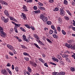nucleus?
<instances>
[{
  "label": "nucleus",
  "mask_w": 75,
  "mask_h": 75,
  "mask_svg": "<svg viewBox=\"0 0 75 75\" xmlns=\"http://www.w3.org/2000/svg\"><path fill=\"white\" fill-rule=\"evenodd\" d=\"M49 2L50 3H52L53 2H54V0H49Z\"/></svg>",
  "instance_id": "48"
},
{
  "label": "nucleus",
  "mask_w": 75,
  "mask_h": 75,
  "mask_svg": "<svg viewBox=\"0 0 75 75\" xmlns=\"http://www.w3.org/2000/svg\"><path fill=\"white\" fill-rule=\"evenodd\" d=\"M51 28H52V29H53V30H55V28H54V25H52L51 26Z\"/></svg>",
  "instance_id": "39"
},
{
  "label": "nucleus",
  "mask_w": 75,
  "mask_h": 75,
  "mask_svg": "<svg viewBox=\"0 0 75 75\" xmlns=\"http://www.w3.org/2000/svg\"><path fill=\"white\" fill-rule=\"evenodd\" d=\"M70 48L71 49H72V50H75V45H70Z\"/></svg>",
  "instance_id": "14"
},
{
  "label": "nucleus",
  "mask_w": 75,
  "mask_h": 75,
  "mask_svg": "<svg viewBox=\"0 0 75 75\" xmlns=\"http://www.w3.org/2000/svg\"><path fill=\"white\" fill-rule=\"evenodd\" d=\"M6 66H7V67H11V64L9 63H8Z\"/></svg>",
  "instance_id": "50"
},
{
  "label": "nucleus",
  "mask_w": 75,
  "mask_h": 75,
  "mask_svg": "<svg viewBox=\"0 0 75 75\" xmlns=\"http://www.w3.org/2000/svg\"><path fill=\"white\" fill-rule=\"evenodd\" d=\"M34 45H35V47H36L37 48H38L39 49H40V47H39L38 45H37V44L35 43H34Z\"/></svg>",
  "instance_id": "26"
},
{
  "label": "nucleus",
  "mask_w": 75,
  "mask_h": 75,
  "mask_svg": "<svg viewBox=\"0 0 75 75\" xmlns=\"http://www.w3.org/2000/svg\"><path fill=\"white\" fill-rule=\"evenodd\" d=\"M59 10V9L57 7H56L55 9H54V11H58Z\"/></svg>",
  "instance_id": "29"
},
{
  "label": "nucleus",
  "mask_w": 75,
  "mask_h": 75,
  "mask_svg": "<svg viewBox=\"0 0 75 75\" xmlns=\"http://www.w3.org/2000/svg\"><path fill=\"white\" fill-rule=\"evenodd\" d=\"M9 54H10L11 55H12V56L13 55V52H9Z\"/></svg>",
  "instance_id": "45"
},
{
  "label": "nucleus",
  "mask_w": 75,
  "mask_h": 75,
  "mask_svg": "<svg viewBox=\"0 0 75 75\" xmlns=\"http://www.w3.org/2000/svg\"><path fill=\"white\" fill-rule=\"evenodd\" d=\"M2 19H3L4 20V22L5 23H8V18H5L4 17H1Z\"/></svg>",
  "instance_id": "5"
},
{
  "label": "nucleus",
  "mask_w": 75,
  "mask_h": 75,
  "mask_svg": "<svg viewBox=\"0 0 75 75\" xmlns=\"http://www.w3.org/2000/svg\"><path fill=\"white\" fill-rule=\"evenodd\" d=\"M30 64H33V65L35 64V63L34 62H32V61H30Z\"/></svg>",
  "instance_id": "43"
},
{
  "label": "nucleus",
  "mask_w": 75,
  "mask_h": 75,
  "mask_svg": "<svg viewBox=\"0 0 75 75\" xmlns=\"http://www.w3.org/2000/svg\"><path fill=\"white\" fill-rule=\"evenodd\" d=\"M34 13H40V11L39 10H37L34 11Z\"/></svg>",
  "instance_id": "21"
},
{
  "label": "nucleus",
  "mask_w": 75,
  "mask_h": 75,
  "mask_svg": "<svg viewBox=\"0 0 75 75\" xmlns=\"http://www.w3.org/2000/svg\"><path fill=\"white\" fill-rule=\"evenodd\" d=\"M66 61H69V59L67 58L66 59Z\"/></svg>",
  "instance_id": "62"
},
{
  "label": "nucleus",
  "mask_w": 75,
  "mask_h": 75,
  "mask_svg": "<svg viewBox=\"0 0 75 75\" xmlns=\"http://www.w3.org/2000/svg\"><path fill=\"white\" fill-rule=\"evenodd\" d=\"M26 74H28V75H30V73H29V72H28V71H27L26 72Z\"/></svg>",
  "instance_id": "61"
},
{
  "label": "nucleus",
  "mask_w": 75,
  "mask_h": 75,
  "mask_svg": "<svg viewBox=\"0 0 75 75\" xmlns=\"http://www.w3.org/2000/svg\"><path fill=\"white\" fill-rule=\"evenodd\" d=\"M57 29L60 32L61 31V28L59 27H58L57 28Z\"/></svg>",
  "instance_id": "44"
},
{
  "label": "nucleus",
  "mask_w": 75,
  "mask_h": 75,
  "mask_svg": "<svg viewBox=\"0 0 75 75\" xmlns=\"http://www.w3.org/2000/svg\"><path fill=\"white\" fill-rule=\"evenodd\" d=\"M52 35L54 38H57V39H58V35H56V34L54 33Z\"/></svg>",
  "instance_id": "8"
},
{
  "label": "nucleus",
  "mask_w": 75,
  "mask_h": 75,
  "mask_svg": "<svg viewBox=\"0 0 75 75\" xmlns=\"http://www.w3.org/2000/svg\"><path fill=\"white\" fill-rule=\"evenodd\" d=\"M64 11L63 10H61L60 12V15H62V16H64Z\"/></svg>",
  "instance_id": "11"
},
{
  "label": "nucleus",
  "mask_w": 75,
  "mask_h": 75,
  "mask_svg": "<svg viewBox=\"0 0 75 75\" xmlns=\"http://www.w3.org/2000/svg\"><path fill=\"white\" fill-rule=\"evenodd\" d=\"M47 24L48 25H51V22L50 21H48L47 22Z\"/></svg>",
  "instance_id": "30"
},
{
  "label": "nucleus",
  "mask_w": 75,
  "mask_h": 75,
  "mask_svg": "<svg viewBox=\"0 0 75 75\" xmlns=\"http://www.w3.org/2000/svg\"><path fill=\"white\" fill-rule=\"evenodd\" d=\"M69 55L66 54H63L62 55V58H67L68 57Z\"/></svg>",
  "instance_id": "12"
},
{
  "label": "nucleus",
  "mask_w": 75,
  "mask_h": 75,
  "mask_svg": "<svg viewBox=\"0 0 75 75\" xmlns=\"http://www.w3.org/2000/svg\"><path fill=\"white\" fill-rule=\"evenodd\" d=\"M73 26H72V25H71L69 27V28H72V29H73Z\"/></svg>",
  "instance_id": "63"
},
{
  "label": "nucleus",
  "mask_w": 75,
  "mask_h": 75,
  "mask_svg": "<svg viewBox=\"0 0 75 75\" xmlns=\"http://www.w3.org/2000/svg\"><path fill=\"white\" fill-rule=\"evenodd\" d=\"M44 65H45V66H46V67H48V65H47V63H45L44 64Z\"/></svg>",
  "instance_id": "54"
},
{
  "label": "nucleus",
  "mask_w": 75,
  "mask_h": 75,
  "mask_svg": "<svg viewBox=\"0 0 75 75\" xmlns=\"http://www.w3.org/2000/svg\"><path fill=\"white\" fill-rule=\"evenodd\" d=\"M64 18L67 21L69 20V18L67 16L65 17Z\"/></svg>",
  "instance_id": "38"
},
{
  "label": "nucleus",
  "mask_w": 75,
  "mask_h": 75,
  "mask_svg": "<svg viewBox=\"0 0 75 75\" xmlns=\"http://www.w3.org/2000/svg\"><path fill=\"white\" fill-rule=\"evenodd\" d=\"M4 14H5V15H6V16H7V17H10V14H9V13H8V11L7 10H5L4 11Z\"/></svg>",
  "instance_id": "7"
},
{
  "label": "nucleus",
  "mask_w": 75,
  "mask_h": 75,
  "mask_svg": "<svg viewBox=\"0 0 75 75\" xmlns=\"http://www.w3.org/2000/svg\"><path fill=\"white\" fill-rule=\"evenodd\" d=\"M38 43H39L40 45H44V44L42 42H41L40 40H39V41L38 42Z\"/></svg>",
  "instance_id": "23"
},
{
  "label": "nucleus",
  "mask_w": 75,
  "mask_h": 75,
  "mask_svg": "<svg viewBox=\"0 0 75 75\" xmlns=\"http://www.w3.org/2000/svg\"><path fill=\"white\" fill-rule=\"evenodd\" d=\"M25 26L28 28H29V29H30V26L28 25H24Z\"/></svg>",
  "instance_id": "31"
},
{
  "label": "nucleus",
  "mask_w": 75,
  "mask_h": 75,
  "mask_svg": "<svg viewBox=\"0 0 75 75\" xmlns=\"http://www.w3.org/2000/svg\"><path fill=\"white\" fill-rule=\"evenodd\" d=\"M21 17H22V18L24 19V20H27V17L25 16V14L23 13H22V15L21 16Z\"/></svg>",
  "instance_id": "4"
},
{
  "label": "nucleus",
  "mask_w": 75,
  "mask_h": 75,
  "mask_svg": "<svg viewBox=\"0 0 75 75\" xmlns=\"http://www.w3.org/2000/svg\"><path fill=\"white\" fill-rule=\"evenodd\" d=\"M58 20L59 24H61V23H62V19H61V18H59Z\"/></svg>",
  "instance_id": "17"
},
{
  "label": "nucleus",
  "mask_w": 75,
  "mask_h": 75,
  "mask_svg": "<svg viewBox=\"0 0 75 75\" xmlns=\"http://www.w3.org/2000/svg\"><path fill=\"white\" fill-rule=\"evenodd\" d=\"M34 37H35V38H36V39H38L39 38V37L38 36V35L36 34H34Z\"/></svg>",
  "instance_id": "16"
},
{
  "label": "nucleus",
  "mask_w": 75,
  "mask_h": 75,
  "mask_svg": "<svg viewBox=\"0 0 75 75\" xmlns=\"http://www.w3.org/2000/svg\"><path fill=\"white\" fill-rule=\"evenodd\" d=\"M39 5H40V6H43V4L41 2H39L38 3Z\"/></svg>",
  "instance_id": "41"
},
{
  "label": "nucleus",
  "mask_w": 75,
  "mask_h": 75,
  "mask_svg": "<svg viewBox=\"0 0 75 75\" xmlns=\"http://www.w3.org/2000/svg\"><path fill=\"white\" fill-rule=\"evenodd\" d=\"M40 9L41 10H44L45 8L44 7H40Z\"/></svg>",
  "instance_id": "35"
},
{
  "label": "nucleus",
  "mask_w": 75,
  "mask_h": 75,
  "mask_svg": "<svg viewBox=\"0 0 75 75\" xmlns=\"http://www.w3.org/2000/svg\"><path fill=\"white\" fill-rule=\"evenodd\" d=\"M65 72H59V75H64Z\"/></svg>",
  "instance_id": "19"
},
{
  "label": "nucleus",
  "mask_w": 75,
  "mask_h": 75,
  "mask_svg": "<svg viewBox=\"0 0 75 75\" xmlns=\"http://www.w3.org/2000/svg\"><path fill=\"white\" fill-rule=\"evenodd\" d=\"M28 71L29 72H31V68L29 67H28Z\"/></svg>",
  "instance_id": "24"
},
{
  "label": "nucleus",
  "mask_w": 75,
  "mask_h": 75,
  "mask_svg": "<svg viewBox=\"0 0 75 75\" xmlns=\"http://www.w3.org/2000/svg\"><path fill=\"white\" fill-rule=\"evenodd\" d=\"M9 49H10V50H11L12 51H13V50L14 49V48L13 47V46H12L11 45V47H9Z\"/></svg>",
  "instance_id": "32"
},
{
  "label": "nucleus",
  "mask_w": 75,
  "mask_h": 75,
  "mask_svg": "<svg viewBox=\"0 0 75 75\" xmlns=\"http://www.w3.org/2000/svg\"><path fill=\"white\" fill-rule=\"evenodd\" d=\"M67 54H70V53H71V52L69 51H67Z\"/></svg>",
  "instance_id": "60"
},
{
  "label": "nucleus",
  "mask_w": 75,
  "mask_h": 75,
  "mask_svg": "<svg viewBox=\"0 0 75 75\" xmlns=\"http://www.w3.org/2000/svg\"><path fill=\"white\" fill-rule=\"evenodd\" d=\"M46 40H47V41H48V42H49V43H50V44H52V41H51L48 38H47L46 39Z\"/></svg>",
  "instance_id": "20"
},
{
  "label": "nucleus",
  "mask_w": 75,
  "mask_h": 75,
  "mask_svg": "<svg viewBox=\"0 0 75 75\" xmlns=\"http://www.w3.org/2000/svg\"><path fill=\"white\" fill-rule=\"evenodd\" d=\"M55 61H56V62H58V61H59V60H58V59L57 58L55 59Z\"/></svg>",
  "instance_id": "57"
},
{
  "label": "nucleus",
  "mask_w": 75,
  "mask_h": 75,
  "mask_svg": "<svg viewBox=\"0 0 75 75\" xmlns=\"http://www.w3.org/2000/svg\"><path fill=\"white\" fill-rule=\"evenodd\" d=\"M23 40L24 41H26V42H27L28 41V40H27V38H26V37H25V35H24L23 36Z\"/></svg>",
  "instance_id": "9"
},
{
  "label": "nucleus",
  "mask_w": 75,
  "mask_h": 75,
  "mask_svg": "<svg viewBox=\"0 0 75 75\" xmlns=\"http://www.w3.org/2000/svg\"><path fill=\"white\" fill-rule=\"evenodd\" d=\"M12 69L13 70L14 69V65H12Z\"/></svg>",
  "instance_id": "51"
},
{
  "label": "nucleus",
  "mask_w": 75,
  "mask_h": 75,
  "mask_svg": "<svg viewBox=\"0 0 75 75\" xmlns=\"http://www.w3.org/2000/svg\"><path fill=\"white\" fill-rule=\"evenodd\" d=\"M8 72H9V74H10V75H11V74H12V73H11V71L10 70V71H9Z\"/></svg>",
  "instance_id": "58"
},
{
  "label": "nucleus",
  "mask_w": 75,
  "mask_h": 75,
  "mask_svg": "<svg viewBox=\"0 0 75 75\" xmlns=\"http://www.w3.org/2000/svg\"><path fill=\"white\" fill-rule=\"evenodd\" d=\"M1 72L2 74L5 75H8V72L7 71H6L5 69H4L3 70H1Z\"/></svg>",
  "instance_id": "3"
},
{
  "label": "nucleus",
  "mask_w": 75,
  "mask_h": 75,
  "mask_svg": "<svg viewBox=\"0 0 75 75\" xmlns=\"http://www.w3.org/2000/svg\"><path fill=\"white\" fill-rule=\"evenodd\" d=\"M71 70L72 71H75V69L73 67H71Z\"/></svg>",
  "instance_id": "47"
},
{
  "label": "nucleus",
  "mask_w": 75,
  "mask_h": 75,
  "mask_svg": "<svg viewBox=\"0 0 75 75\" xmlns=\"http://www.w3.org/2000/svg\"><path fill=\"white\" fill-rule=\"evenodd\" d=\"M74 31H75V27L73 28V29H72Z\"/></svg>",
  "instance_id": "64"
},
{
  "label": "nucleus",
  "mask_w": 75,
  "mask_h": 75,
  "mask_svg": "<svg viewBox=\"0 0 75 75\" xmlns=\"http://www.w3.org/2000/svg\"><path fill=\"white\" fill-rule=\"evenodd\" d=\"M23 55H28V57H30V56L29 54H28L26 52L23 53Z\"/></svg>",
  "instance_id": "27"
},
{
  "label": "nucleus",
  "mask_w": 75,
  "mask_h": 75,
  "mask_svg": "<svg viewBox=\"0 0 75 75\" xmlns=\"http://www.w3.org/2000/svg\"><path fill=\"white\" fill-rule=\"evenodd\" d=\"M21 24H15V27H16V28H18V27H20V26H21Z\"/></svg>",
  "instance_id": "10"
},
{
  "label": "nucleus",
  "mask_w": 75,
  "mask_h": 75,
  "mask_svg": "<svg viewBox=\"0 0 75 75\" xmlns=\"http://www.w3.org/2000/svg\"><path fill=\"white\" fill-rule=\"evenodd\" d=\"M62 34H63L64 35H65V34H66V32H65L64 30H62Z\"/></svg>",
  "instance_id": "33"
},
{
  "label": "nucleus",
  "mask_w": 75,
  "mask_h": 75,
  "mask_svg": "<svg viewBox=\"0 0 75 75\" xmlns=\"http://www.w3.org/2000/svg\"><path fill=\"white\" fill-rule=\"evenodd\" d=\"M0 3H1V4H4V5H6V6H8V4L7 2H6L5 1H4L2 0H1L0 1Z\"/></svg>",
  "instance_id": "6"
},
{
  "label": "nucleus",
  "mask_w": 75,
  "mask_h": 75,
  "mask_svg": "<svg viewBox=\"0 0 75 75\" xmlns=\"http://www.w3.org/2000/svg\"><path fill=\"white\" fill-rule=\"evenodd\" d=\"M15 71H16V72H18V67H16L15 68Z\"/></svg>",
  "instance_id": "36"
},
{
  "label": "nucleus",
  "mask_w": 75,
  "mask_h": 75,
  "mask_svg": "<svg viewBox=\"0 0 75 75\" xmlns=\"http://www.w3.org/2000/svg\"><path fill=\"white\" fill-rule=\"evenodd\" d=\"M20 28L21 30L22 31H24V32H25V31L24 30L25 29H24L23 28L21 27Z\"/></svg>",
  "instance_id": "37"
},
{
  "label": "nucleus",
  "mask_w": 75,
  "mask_h": 75,
  "mask_svg": "<svg viewBox=\"0 0 75 75\" xmlns=\"http://www.w3.org/2000/svg\"><path fill=\"white\" fill-rule=\"evenodd\" d=\"M14 29L16 33H18V30H17V28L14 27Z\"/></svg>",
  "instance_id": "28"
},
{
  "label": "nucleus",
  "mask_w": 75,
  "mask_h": 75,
  "mask_svg": "<svg viewBox=\"0 0 75 75\" xmlns=\"http://www.w3.org/2000/svg\"><path fill=\"white\" fill-rule=\"evenodd\" d=\"M11 46V45H7V47H8V48H9Z\"/></svg>",
  "instance_id": "55"
},
{
  "label": "nucleus",
  "mask_w": 75,
  "mask_h": 75,
  "mask_svg": "<svg viewBox=\"0 0 75 75\" xmlns=\"http://www.w3.org/2000/svg\"><path fill=\"white\" fill-rule=\"evenodd\" d=\"M64 4L67 5V4H68V1H67V0H64Z\"/></svg>",
  "instance_id": "22"
},
{
  "label": "nucleus",
  "mask_w": 75,
  "mask_h": 75,
  "mask_svg": "<svg viewBox=\"0 0 75 75\" xmlns=\"http://www.w3.org/2000/svg\"><path fill=\"white\" fill-rule=\"evenodd\" d=\"M23 8L24 9L25 11H28V10H27V8L25 5H23Z\"/></svg>",
  "instance_id": "13"
},
{
  "label": "nucleus",
  "mask_w": 75,
  "mask_h": 75,
  "mask_svg": "<svg viewBox=\"0 0 75 75\" xmlns=\"http://www.w3.org/2000/svg\"><path fill=\"white\" fill-rule=\"evenodd\" d=\"M40 18H41L44 22H47L48 21V18L44 16L43 14H41L40 16Z\"/></svg>",
  "instance_id": "2"
},
{
  "label": "nucleus",
  "mask_w": 75,
  "mask_h": 75,
  "mask_svg": "<svg viewBox=\"0 0 75 75\" xmlns=\"http://www.w3.org/2000/svg\"><path fill=\"white\" fill-rule=\"evenodd\" d=\"M0 33L1 34H0V35L2 36V37L5 38V37H6V33L4 32L3 29L1 26H0Z\"/></svg>",
  "instance_id": "1"
},
{
  "label": "nucleus",
  "mask_w": 75,
  "mask_h": 75,
  "mask_svg": "<svg viewBox=\"0 0 75 75\" xmlns=\"http://www.w3.org/2000/svg\"><path fill=\"white\" fill-rule=\"evenodd\" d=\"M33 8L34 10H35L37 9V8L36 6H34L33 7Z\"/></svg>",
  "instance_id": "46"
},
{
  "label": "nucleus",
  "mask_w": 75,
  "mask_h": 75,
  "mask_svg": "<svg viewBox=\"0 0 75 75\" xmlns=\"http://www.w3.org/2000/svg\"><path fill=\"white\" fill-rule=\"evenodd\" d=\"M59 75V73L55 72V75Z\"/></svg>",
  "instance_id": "56"
},
{
  "label": "nucleus",
  "mask_w": 75,
  "mask_h": 75,
  "mask_svg": "<svg viewBox=\"0 0 75 75\" xmlns=\"http://www.w3.org/2000/svg\"><path fill=\"white\" fill-rule=\"evenodd\" d=\"M10 19L11 20L14 21V18H12L10 16Z\"/></svg>",
  "instance_id": "49"
},
{
  "label": "nucleus",
  "mask_w": 75,
  "mask_h": 75,
  "mask_svg": "<svg viewBox=\"0 0 75 75\" xmlns=\"http://www.w3.org/2000/svg\"><path fill=\"white\" fill-rule=\"evenodd\" d=\"M65 46L67 47L68 48H70V47H71V45H69L68 43L65 44Z\"/></svg>",
  "instance_id": "18"
},
{
  "label": "nucleus",
  "mask_w": 75,
  "mask_h": 75,
  "mask_svg": "<svg viewBox=\"0 0 75 75\" xmlns=\"http://www.w3.org/2000/svg\"><path fill=\"white\" fill-rule=\"evenodd\" d=\"M60 64H61V65H63L64 64V62H63L62 61H61L60 62Z\"/></svg>",
  "instance_id": "59"
},
{
  "label": "nucleus",
  "mask_w": 75,
  "mask_h": 75,
  "mask_svg": "<svg viewBox=\"0 0 75 75\" xmlns=\"http://www.w3.org/2000/svg\"><path fill=\"white\" fill-rule=\"evenodd\" d=\"M33 2V0H27L26 1L27 3H32Z\"/></svg>",
  "instance_id": "34"
},
{
  "label": "nucleus",
  "mask_w": 75,
  "mask_h": 75,
  "mask_svg": "<svg viewBox=\"0 0 75 75\" xmlns=\"http://www.w3.org/2000/svg\"><path fill=\"white\" fill-rule=\"evenodd\" d=\"M33 65H34V67H36V66H37V64L35 63L34 64H33Z\"/></svg>",
  "instance_id": "52"
},
{
  "label": "nucleus",
  "mask_w": 75,
  "mask_h": 75,
  "mask_svg": "<svg viewBox=\"0 0 75 75\" xmlns=\"http://www.w3.org/2000/svg\"><path fill=\"white\" fill-rule=\"evenodd\" d=\"M24 59L27 61H29V58L27 57H25Z\"/></svg>",
  "instance_id": "40"
},
{
  "label": "nucleus",
  "mask_w": 75,
  "mask_h": 75,
  "mask_svg": "<svg viewBox=\"0 0 75 75\" xmlns=\"http://www.w3.org/2000/svg\"><path fill=\"white\" fill-rule=\"evenodd\" d=\"M21 47H22V48H24V49H25V48H26L25 46H24V45H21Z\"/></svg>",
  "instance_id": "42"
},
{
  "label": "nucleus",
  "mask_w": 75,
  "mask_h": 75,
  "mask_svg": "<svg viewBox=\"0 0 75 75\" xmlns=\"http://www.w3.org/2000/svg\"><path fill=\"white\" fill-rule=\"evenodd\" d=\"M53 33H54V31H53V30H50L49 31V33L50 34H53Z\"/></svg>",
  "instance_id": "25"
},
{
  "label": "nucleus",
  "mask_w": 75,
  "mask_h": 75,
  "mask_svg": "<svg viewBox=\"0 0 75 75\" xmlns=\"http://www.w3.org/2000/svg\"><path fill=\"white\" fill-rule=\"evenodd\" d=\"M57 57L58 59H59V60H62V57H61L59 55H57Z\"/></svg>",
  "instance_id": "15"
},
{
  "label": "nucleus",
  "mask_w": 75,
  "mask_h": 75,
  "mask_svg": "<svg viewBox=\"0 0 75 75\" xmlns=\"http://www.w3.org/2000/svg\"><path fill=\"white\" fill-rule=\"evenodd\" d=\"M30 28H31V29H32L33 30H35L34 28L32 26L30 27Z\"/></svg>",
  "instance_id": "53"
}]
</instances>
